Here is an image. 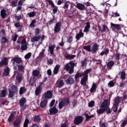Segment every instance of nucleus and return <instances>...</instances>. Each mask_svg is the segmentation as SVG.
Returning <instances> with one entry per match:
<instances>
[{"label": "nucleus", "mask_w": 127, "mask_h": 127, "mask_svg": "<svg viewBox=\"0 0 127 127\" xmlns=\"http://www.w3.org/2000/svg\"><path fill=\"white\" fill-rule=\"evenodd\" d=\"M74 67H75V63L69 62L68 64L65 65L64 68H65L67 72L68 71L69 74H72L74 73Z\"/></svg>", "instance_id": "nucleus-1"}, {"label": "nucleus", "mask_w": 127, "mask_h": 127, "mask_svg": "<svg viewBox=\"0 0 127 127\" xmlns=\"http://www.w3.org/2000/svg\"><path fill=\"white\" fill-rule=\"evenodd\" d=\"M26 103V99L24 97L21 98L19 100V105L21 108V110L23 111L25 109H26V104H24Z\"/></svg>", "instance_id": "nucleus-2"}, {"label": "nucleus", "mask_w": 127, "mask_h": 127, "mask_svg": "<svg viewBox=\"0 0 127 127\" xmlns=\"http://www.w3.org/2000/svg\"><path fill=\"white\" fill-rule=\"evenodd\" d=\"M83 118L81 116H76L74 118L73 121V124L75 125V126H79L80 124L83 123Z\"/></svg>", "instance_id": "nucleus-3"}, {"label": "nucleus", "mask_w": 127, "mask_h": 127, "mask_svg": "<svg viewBox=\"0 0 127 127\" xmlns=\"http://www.w3.org/2000/svg\"><path fill=\"white\" fill-rule=\"evenodd\" d=\"M21 49L22 51H25V50H27V42H26V39H23L21 41Z\"/></svg>", "instance_id": "nucleus-4"}, {"label": "nucleus", "mask_w": 127, "mask_h": 127, "mask_svg": "<svg viewBox=\"0 0 127 127\" xmlns=\"http://www.w3.org/2000/svg\"><path fill=\"white\" fill-rule=\"evenodd\" d=\"M20 124H21V119L20 118H17L13 122V127H20Z\"/></svg>", "instance_id": "nucleus-5"}, {"label": "nucleus", "mask_w": 127, "mask_h": 127, "mask_svg": "<svg viewBox=\"0 0 127 127\" xmlns=\"http://www.w3.org/2000/svg\"><path fill=\"white\" fill-rule=\"evenodd\" d=\"M0 16L2 18H6L8 16V11L4 9H2L0 10Z\"/></svg>", "instance_id": "nucleus-6"}, {"label": "nucleus", "mask_w": 127, "mask_h": 127, "mask_svg": "<svg viewBox=\"0 0 127 127\" xmlns=\"http://www.w3.org/2000/svg\"><path fill=\"white\" fill-rule=\"evenodd\" d=\"M50 116H52V115H56L58 113V109L56 106H54L49 110Z\"/></svg>", "instance_id": "nucleus-7"}, {"label": "nucleus", "mask_w": 127, "mask_h": 127, "mask_svg": "<svg viewBox=\"0 0 127 127\" xmlns=\"http://www.w3.org/2000/svg\"><path fill=\"white\" fill-rule=\"evenodd\" d=\"M8 65V62L7 58H4L0 62V68L2 67V66H7Z\"/></svg>", "instance_id": "nucleus-8"}, {"label": "nucleus", "mask_w": 127, "mask_h": 127, "mask_svg": "<svg viewBox=\"0 0 127 127\" xmlns=\"http://www.w3.org/2000/svg\"><path fill=\"white\" fill-rule=\"evenodd\" d=\"M61 30V23L58 22L56 24V25L54 28L55 33H57L58 32H60Z\"/></svg>", "instance_id": "nucleus-9"}, {"label": "nucleus", "mask_w": 127, "mask_h": 127, "mask_svg": "<svg viewBox=\"0 0 127 127\" xmlns=\"http://www.w3.org/2000/svg\"><path fill=\"white\" fill-rule=\"evenodd\" d=\"M98 49L99 46L97 44V43H94L92 46L91 52L92 53V54H94V53H97V51H98Z\"/></svg>", "instance_id": "nucleus-10"}, {"label": "nucleus", "mask_w": 127, "mask_h": 127, "mask_svg": "<svg viewBox=\"0 0 127 127\" xmlns=\"http://www.w3.org/2000/svg\"><path fill=\"white\" fill-rule=\"evenodd\" d=\"M98 29L101 33H103L104 32H106L107 31V29H108V30H109V28H108L106 26V25H102V26H99Z\"/></svg>", "instance_id": "nucleus-11"}, {"label": "nucleus", "mask_w": 127, "mask_h": 127, "mask_svg": "<svg viewBox=\"0 0 127 127\" xmlns=\"http://www.w3.org/2000/svg\"><path fill=\"white\" fill-rule=\"evenodd\" d=\"M12 60L13 61V64H15V63H17V64H20V63L22 64V60L19 57L13 58Z\"/></svg>", "instance_id": "nucleus-12"}, {"label": "nucleus", "mask_w": 127, "mask_h": 127, "mask_svg": "<svg viewBox=\"0 0 127 127\" xmlns=\"http://www.w3.org/2000/svg\"><path fill=\"white\" fill-rule=\"evenodd\" d=\"M52 98V91L50 90H48L47 92L45 94L44 99H51Z\"/></svg>", "instance_id": "nucleus-13"}, {"label": "nucleus", "mask_w": 127, "mask_h": 127, "mask_svg": "<svg viewBox=\"0 0 127 127\" xmlns=\"http://www.w3.org/2000/svg\"><path fill=\"white\" fill-rule=\"evenodd\" d=\"M56 47L55 45L49 46V50L50 51V53L51 55L52 56H55V53H54V49Z\"/></svg>", "instance_id": "nucleus-14"}, {"label": "nucleus", "mask_w": 127, "mask_h": 127, "mask_svg": "<svg viewBox=\"0 0 127 127\" xmlns=\"http://www.w3.org/2000/svg\"><path fill=\"white\" fill-rule=\"evenodd\" d=\"M87 81H88L87 76H83V78H81L80 81L81 85H82V86H86V84H87Z\"/></svg>", "instance_id": "nucleus-15"}, {"label": "nucleus", "mask_w": 127, "mask_h": 127, "mask_svg": "<svg viewBox=\"0 0 127 127\" xmlns=\"http://www.w3.org/2000/svg\"><path fill=\"white\" fill-rule=\"evenodd\" d=\"M82 37H84V33L82 32V30H80L79 33L76 35L75 38L77 40H80V38Z\"/></svg>", "instance_id": "nucleus-16"}, {"label": "nucleus", "mask_w": 127, "mask_h": 127, "mask_svg": "<svg viewBox=\"0 0 127 127\" xmlns=\"http://www.w3.org/2000/svg\"><path fill=\"white\" fill-rule=\"evenodd\" d=\"M47 99H46L45 98H44V100L42 101L40 104V108H42L43 109V108H45L46 107V105H47Z\"/></svg>", "instance_id": "nucleus-17"}, {"label": "nucleus", "mask_w": 127, "mask_h": 127, "mask_svg": "<svg viewBox=\"0 0 127 127\" xmlns=\"http://www.w3.org/2000/svg\"><path fill=\"white\" fill-rule=\"evenodd\" d=\"M41 39V36L38 35V36H34L33 38H31V42H36L39 41Z\"/></svg>", "instance_id": "nucleus-18"}, {"label": "nucleus", "mask_w": 127, "mask_h": 127, "mask_svg": "<svg viewBox=\"0 0 127 127\" xmlns=\"http://www.w3.org/2000/svg\"><path fill=\"white\" fill-rule=\"evenodd\" d=\"M108 104H109V100L108 99L104 100V101L101 104L100 106V108H102L104 109L106 108L108 106Z\"/></svg>", "instance_id": "nucleus-19"}, {"label": "nucleus", "mask_w": 127, "mask_h": 127, "mask_svg": "<svg viewBox=\"0 0 127 127\" xmlns=\"http://www.w3.org/2000/svg\"><path fill=\"white\" fill-rule=\"evenodd\" d=\"M76 7L77 8L79 9V10H84V9L86 8V7H85V5L81 4L80 3H78L76 4Z\"/></svg>", "instance_id": "nucleus-20"}, {"label": "nucleus", "mask_w": 127, "mask_h": 127, "mask_svg": "<svg viewBox=\"0 0 127 127\" xmlns=\"http://www.w3.org/2000/svg\"><path fill=\"white\" fill-rule=\"evenodd\" d=\"M14 115H15V112H14L10 113V115L8 119L9 123H12V121L14 120Z\"/></svg>", "instance_id": "nucleus-21"}, {"label": "nucleus", "mask_w": 127, "mask_h": 127, "mask_svg": "<svg viewBox=\"0 0 127 127\" xmlns=\"http://www.w3.org/2000/svg\"><path fill=\"white\" fill-rule=\"evenodd\" d=\"M16 80L18 83H20L22 81V74L18 73L16 76Z\"/></svg>", "instance_id": "nucleus-22"}, {"label": "nucleus", "mask_w": 127, "mask_h": 127, "mask_svg": "<svg viewBox=\"0 0 127 127\" xmlns=\"http://www.w3.org/2000/svg\"><path fill=\"white\" fill-rule=\"evenodd\" d=\"M33 121L35 123H39L41 121V117L40 115H36L33 118Z\"/></svg>", "instance_id": "nucleus-23"}, {"label": "nucleus", "mask_w": 127, "mask_h": 127, "mask_svg": "<svg viewBox=\"0 0 127 127\" xmlns=\"http://www.w3.org/2000/svg\"><path fill=\"white\" fill-rule=\"evenodd\" d=\"M42 91V87L41 86H39L35 90V94L36 96H38L41 94V91Z\"/></svg>", "instance_id": "nucleus-24"}, {"label": "nucleus", "mask_w": 127, "mask_h": 127, "mask_svg": "<svg viewBox=\"0 0 127 127\" xmlns=\"http://www.w3.org/2000/svg\"><path fill=\"white\" fill-rule=\"evenodd\" d=\"M96 90H97V83H93L90 89V93H93V92H95Z\"/></svg>", "instance_id": "nucleus-25"}, {"label": "nucleus", "mask_w": 127, "mask_h": 127, "mask_svg": "<svg viewBox=\"0 0 127 127\" xmlns=\"http://www.w3.org/2000/svg\"><path fill=\"white\" fill-rule=\"evenodd\" d=\"M84 115L86 118V119H85L86 122H88L89 120H91V118H94V115H91L90 116H89V114H87L86 113H84Z\"/></svg>", "instance_id": "nucleus-26"}, {"label": "nucleus", "mask_w": 127, "mask_h": 127, "mask_svg": "<svg viewBox=\"0 0 127 127\" xmlns=\"http://www.w3.org/2000/svg\"><path fill=\"white\" fill-rule=\"evenodd\" d=\"M74 82V79H73V78L71 77H69L68 79H67V80H65L66 84H69V85L73 84Z\"/></svg>", "instance_id": "nucleus-27"}, {"label": "nucleus", "mask_w": 127, "mask_h": 127, "mask_svg": "<svg viewBox=\"0 0 127 127\" xmlns=\"http://www.w3.org/2000/svg\"><path fill=\"white\" fill-rule=\"evenodd\" d=\"M119 74H120L121 80H126V76H127L126 71H122L121 72H120Z\"/></svg>", "instance_id": "nucleus-28"}, {"label": "nucleus", "mask_w": 127, "mask_h": 127, "mask_svg": "<svg viewBox=\"0 0 127 127\" xmlns=\"http://www.w3.org/2000/svg\"><path fill=\"white\" fill-rule=\"evenodd\" d=\"M91 27V25H90V22H87L86 23V26L84 28V32H88L89 31V29H90Z\"/></svg>", "instance_id": "nucleus-29"}, {"label": "nucleus", "mask_w": 127, "mask_h": 127, "mask_svg": "<svg viewBox=\"0 0 127 127\" xmlns=\"http://www.w3.org/2000/svg\"><path fill=\"white\" fill-rule=\"evenodd\" d=\"M111 26L112 27H115V28H116V29H117V30H122V28H121V26H120V25H119V24H115L114 23H111Z\"/></svg>", "instance_id": "nucleus-30"}, {"label": "nucleus", "mask_w": 127, "mask_h": 127, "mask_svg": "<svg viewBox=\"0 0 127 127\" xmlns=\"http://www.w3.org/2000/svg\"><path fill=\"white\" fill-rule=\"evenodd\" d=\"M115 65V62L111 61H109L107 63V68H110V69H112V67Z\"/></svg>", "instance_id": "nucleus-31"}, {"label": "nucleus", "mask_w": 127, "mask_h": 127, "mask_svg": "<svg viewBox=\"0 0 127 127\" xmlns=\"http://www.w3.org/2000/svg\"><path fill=\"white\" fill-rule=\"evenodd\" d=\"M76 56L75 55H71L70 54H68L67 55L65 56V58L66 59H68V60H72L73 58H75Z\"/></svg>", "instance_id": "nucleus-32"}, {"label": "nucleus", "mask_w": 127, "mask_h": 127, "mask_svg": "<svg viewBox=\"0 0 127 127\" xmlns=\"http://www.w3.org/2000/svg\"><path fill=\"white\" fill-rule=\"evenodd\" d=\"M110 6H111V4L106 3V6L104 9V11H105L104 13H105V14H108V13H109V9Z\"/></svg>", "instance_id": "nucleus-33"}, {"label": "nucleus", "mask_w": 127, "mask_h": 127, "mask_svg": "<svg viewBox=\"0 0 127 127\" xmlns=\"http://www.w3.org/2000/svg\"><path fill=\"white\" fill-rule=\"evenodd\" d=\"M109 52H110V51L109 50L108 48H106L105 50V51L102 52L99 55L100 56H104V55H107L108 53H109Z\"/></svg>", "instance_id": "nucleus-34"}, {"label": "nucleus", "mask_w": 127, "mask_h": 127, "mask_svg": "<svg viewBox=\"0 0 127 127\" xmlns=\"http://www.w3.org/2000/svg\"><path fill=\"white\" fill-rule=\"evenodd\" d=\"M63 102L65 106H68L70 104V99L68 97H65Z\"/></svg>", "instance_id": "nucleus-35"}, {"label": "nucleus", "mask_w": 127, "mask_h": 127, "mask_svg": "<svg viewBox=\"0 0 127 127\" xmlns=\"http://www.w3.org/2000/svg\"><path fill=\"white\" fill-rule=\"evenodd\" d=\"M91 71H92L91 69H87L84 71V73L82 74V76H83V77H85V76H86L88 78V74H89V73H90Z\"/></svg>", "instance_id": "nucleus-36"}, {"label": "nucleus", "mask_w": 127, "mask_h": 127, "mask_svg": "<svg viewBox=\"0 0 127 127\" xmlns=\"http://www.w3.org/2000/svg\"><path fill=\"white\" fill-rule=\"evenodd\" d=\"M9 75V67L7 66L4 70V76H8Z\"/></svg>", "instance_id": "nucleus-37"}, {"label": "nucleus", "mask_w": 127, "mask_h": 127, "mask_svg": "<svg viewBox=\"0 0 127 127\" xmlns=\"http://www.w3.org/2000/svg\"><path fill=\"white\" fill-rule=\"evenodd\" d=\"M59 68H60V65L59 64L56 65V67H55L54 69V73L56 74H58V72L59 71Z\"/></svg>", "instance_id": "nucleus-38"}, {"label": "nucleus", "mask_w": 127, "mask_h": 127, "mask_svg": "<svg viewBox=\"0 0 127 127\" xmlns=\"http://www.w3.org/2000/svg\"><path fill=\"white\" fill-rule=\"evenodd\" d=\"M64 86V81L63 80H60L58 83L57 87L58 88H61Z\"/></svg>", "instance_id": "nucleus-39"}, {"label": "nucleus", "mask_w": 127, "mask_h": 127, "mask_svg": "<svg viewBox=\"0 0 127 127\" xmlns=\"http://www.w3.org/2000/svg\"><path fill=\"white\" fill-rule=\"evenodd\" d=\"M120 97H117L115 100L114 106L115 107H118L119 104H120Z\"/></svg>", "instance_id": "nucleus-40"}, {"label": "nucleus", "mask_w": 127, "mask_h": 127, "mask_svg": "<svg viewBox=\"0 0 127 127\" xmlns=\"http://www.w3.org/2000/svg\"><path fill=\"white\" fill-rule=\"evenodd\" d=\"M32 76L34 77H38V76H39V71L37 70H33Z\"/></svg>", "instance_id": "nucleus-41"}, {"label": "nucleus", "mask_w": 127, "mask_h": 127, "mask_svg": "<svg viewBox=\"0 0 127 127\" xmlns=\"http://www.w3.org/2000/svg\"><path fill=\"white\" fill-rule=\"evenodd\" d=\"M36 23V20L35 19L32 20L31 23L29 25V27H30V28H33V27H35Z\"/></svg>", "instance_id": "nucleus-42"}, {"label": "nucleus", "mask_w": 127, "mask_h": 127, "mask_svg": "<svg viewBox=\"0 0 127 127\" xmlns=\"http://www.w3.org/2000/svg\"><path fill=\"white\" fill-rule=\"evenodd\" d=\"M26 92V89L24 87H21L20 88L19 90V95H22V94H24Z\"/></svg>", "instance_id": "nucleus-43"}, {"label": "nucleus", "mask_w": 127, "mask_h": 127, "mask_svg": "<svg viewBox=\"0 0 127 127\" xmlns=\"http://www.w3.org/2000/svg\"><path fill=\"white\" fill-rule=\"evenodd\" d=\"M65 106L66 105H65V103H64V101H61L59 104V109H60V110H61V109H63V107H65Z\"/></svg>", "instance_id": "nucleus-44"}, {"label": "nucleus", "mask_w": 127, "mask_h": 127, "mask_svg": "<svg viewBox=\"0 0 127 127\" xmlns=\"http://www.w3.org/2000/svg\"><path fill=\"white\" fill-rule=\"evenodd\" d=\"M83 49L86 50V51H88V52H91V46H85L83 47Z\"/></svg>", "instance_id": "nucleus-45"}, {"label": "nucleus", "mask_w": 127, "mask_h": 127, "mask_svg": "<svg viewBox=\"0 0 127 127\" xmlns=\"http://www.w3.org/2000/svg\"><path fill=\"white\" fill-rule=\"evenodd\" d=\"M8 98H12L13 96H14V94H15L13 91H11L10 89H8Z\"/></svg>", "instance_id": "nucleus-46"}, {"label": "nucleus", "mask_w": 127, "mask_h": 127, "mask_svg": "<svg viewBox=\"0 0 127 127\" xmlns=\"http://www.w3.org/2000/svg\"><path fill=\"white\" fill-rule=\"evenodd\" d=\"M19 72H22L24 70V66L23 65H17Z\"/></svg>", "instance_id": "nucleus-47"}, {"label": "nucleus", "mask_w": 127, "mask_h": 127, "mask_svg": "<svg viewBox=\"0 0 127 127\" xmlns=\"http://www.w3.org/2000/svg\"><path fill=\"white\" fill-rule=\"evenodd\" d=\"M80 77H83V74H82L79 72H77V73L75 74V77H74L75 81H77V80H78V79H79V78H80Z\"/></svg>", "instance_id": "nucleus-48"}, {"label": "nucleus", "mask_w": 127, "mask_h": 127, "mask_svg": "<svg viewBox=\"0 0 127 127\" xmlns=\"http://www.w3.org/2000/svg\"><path fill=\"white\" fill-rule=\"evenodd\" d=\"M105 108L103 109H100L99 110H97V113L98 115H101L102 114H104L105 113Z\"/></svg>", "instance_id": "nucleus-49"}, {"label": "nucleus", "mask_w": 127, "mask_h": 127, "mask_svg": "<svg viewBox=\"0 0 127 127\" xmlns=\"http://www.w3.org/2000/svg\"><path fill=\"white\" fill-rule=\"evenodd\" d=\"M87 61L88 60L87 59H84V60L81 61V66L82 67H85V66H87Z\"/></svg>", "instance_id": "nucleus-50"}, {"label": "nucleus", "mask_w": 127, "mask_h": 127, "mask_svg": "<svg viewBox=\"0 0 127 127\" xmlns=\"http://www.w3.org/2000/svg\"><path fill=\"white\" fill-rule=\"evenodd\" d=\"M36 15V12L33 11V12H30L28 13V15H29V17H34L35 15Z\"/></svg>", "instance_id": "nucleus-51"}, {"label": "nucleus", "mask_w": 127, "mask_h": 127, "mask_svg": "<svg viewBox=\"0 0 127 127\" xmlns=\"http://www.w3.org/2000/svg\"><path fill=\"white\" fill-rule=\"evenodd\" d=\"M36 81V78L35 76L31 77L30 79L29 80V83L31 84H34L35 81Z\"/></svg>", "instance_id": "nucleus-52"}, {"label": "nucleus", "mask_w": 127, "mask_h": 127, "mask_svg": "<svg viewBox=\"0 0 127 127\" xmlns=\"http://www.w3.org/2000/svg\"><path fill=\"white\" fill-rule=\"evenodd\" d=\"M6 96V90H2L1 91V98H4Z\"/></svg>", "instance_id": "nucleus-53"}, {"label": "nucleus", "mask_w": 127, "mask_h": 127, "mask_svg": "<svg viewBox=\"0 0 127 127\" xmlns=\"http://www.w3.org/2000/svg\"><path fill=\"white\" fill-rule=\"evenodd\" d=\"M11 91H12V92H13L15 93H16V92H17V86L13 85Z\"/></svg>", "instance_id": "nucleus-54"}, {"label": "nucleus", "mask_w": 127, "mask_h": 127, "mask_svg": "<svg viewBox=\"0 0 127 127\" xmlns=\"http://www.w3.org/2000/svg\"><path fill=\"white\" fill-rule=\"evenodd\" d=\"M45 51V49H43L42 51L39 54L40 58H43V57H45V55H44V52Z\"/></svg>", "instance_id": "nucleus-55"}, {"label": "nucleus", "mask_w": 127, "mask_h": 127, "mask_svg": "<svg viewBox=\"0 0 127 127\" xmlns=\"http://www.w3.org/2000/svg\"><path fill=\"white\" fill-rule=\"evenodd\" d=\"M1 43L4 44V43H6L7 42V39L5 37H2L1 39Z\"/></svg>", "instance_id": "nucleus-56"}, {"label": "nucleus", "mask_w": 127, "mask_h": 127, "mask_svg": "<svg viewBox=\"0 0 127 127\" xmlns=\"http://www.w3.org/2000/svg\"><path fill=\"white\" fill-rule=\"evenodd\" d=\"M105 112L106 111L107 114H111L112 113V110L110 109V107H107L106 108H104Z\"/></svg>", "instance_id": "nucleus-57"}, {"label": "nucleus", "mask_w": 127, "mask_h": 127, "mask_svg": "<svg viewBox=\"0 0 127 127\" xmlns=\"http://www.w3.org/2000/svg\"><path fill=\"white\" fill-rule=\"evenodd\" d=\"M11 5L12 7L16 6V5H17V1L14 0L11 1Z\"/></svg>", "instance_id": "nucleus-58"}, {"label": "nucleus", "mask_w": 127, "mask_h": 127, "mask_svg": "<svg viewBox=\"0 0 127 127\" xmlns=\"http://www.w3.org/2000/svg\"><path fill=\"white\" fill-rule=\"evenodd\" d=\"M95 105V101H91L88 103V107L90 108H93Z\"/></svg>", "instance_id": "nucleus-59"}, {"label": "nucleus", "mask_w": 127, "mask_h": 127, "mask_svg": "<svg viewBox=\"0 0 127 127\" xmlns=\"http://www.w3.org/2000/svg\"><path fill=\"white\" fill-rule=\"evenodd\" d=\"M47 64L48 65H52L53 64V59H50L49 60H47Z\"/></svg>", "instance_id": "nucleus-60"}, {"label": "nucleus", "mask_w": 127, "mask_h": 127, "mask_svg": "<svg viewBox=\"0 0 127 127\" xmlns=\"http://www.w3.org/2000/svg\"><path fill=\"white\" fill-rule=\"evenodd\" d=\"M15 18L17 20V21H19L20 19H22V16H21V15H19V16L16 15L15 16Z\"/></svg>", "instance_id": "nucleus-61"}, {"label": "nucleus", "mask_w": 127, "mask_h": 127, "mask_svg": "<svg viewBox=\"0 0 127 127\" xmlns=\"http://www.w3.org/2000/svg\"><path fill=\"white\" fill-rule=\"evenodd\" d=\"M25 59H29L31 57V53H28L25 56Z\"/></svg>", "instance_id": "nucleus-62"}, {"label": "nucleus", "mask_w": 127, "mask_h": 127, "mask_svg": "<svg viewBox=\"0 0 127 127\" xmlns=\"http://www.w3.org/2000/svg\"><path fill=\"white\" fill-rule=\"evenodd\" d=\"M108 86H109L110 88H112V87H114V86H115V82H114V81H110L108 83Z\"/></svg>", "instance_id": "nucleus-63"}, {"label": "nucleus", "mask_w": 127, "mask_h": 127, "mask_svg": "<svg viewBox=\"0 0 127 127\" xmlns=\"http://www.w3.org/2000/svg\"><path fill=\"white\" fill-rule=\"evenodd\" d=\"M14 26L16 27V28H20L21 27V24L19 22H16L14 24Z\"/></svg>", "instance_id": "nucleus-64"}]
</instances>
